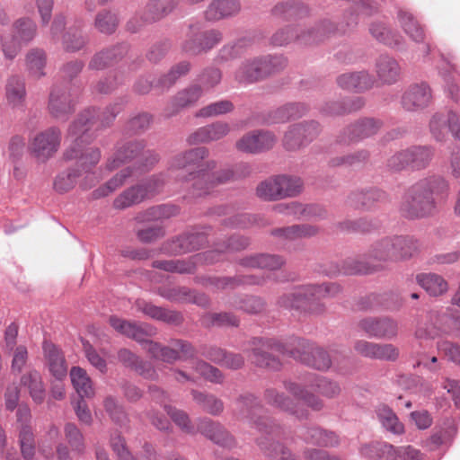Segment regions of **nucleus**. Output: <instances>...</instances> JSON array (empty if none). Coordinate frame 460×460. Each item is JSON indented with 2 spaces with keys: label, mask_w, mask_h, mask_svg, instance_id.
<instances>
[{
  "label": "nucleus",
  "mask_w": 460,
  "mask_h": 460,
  "mask_svg": "<svg viewBox=\"0 0 460 460\" xmlns=\"http://www.w3.org/2000/svg\"><path fill=\"white\" fill-rule=\"evenodd\" d=\"M251 358L261 367L279 369L280 361L273 353L288 354L296 360L318 370H327L332 366L330 356L323 349L314 347L303 339H292L293 348H286L273 339H254Z\"/></svg>",
  "instance_id": "nucleus-1"
},
{
  "label": "nucleus",
  "mask_w": 460,
  "mask_h": 460,
  "mask_svg": "<svg viewBox=\"0 0 460 460\" xmlns=\"http://www.w3.org/2000/svg\"><path fill=\"white\" fill-rule=\"evenodd\" d=\"M208 156V150L206 147H196L180 153L171 159L167 168V176L180 182L194 181L192 195L195 197L205 196L208 190H204L200 185L203 184L207 172L213 171L217 166L214 160L204 162Z\"/></svg>",
  "instance_id": "nucleus-2"
},
{
  "label": "nucleus",
  "mask_w": 460,
  "mask_h": 460,
  "mask_svg": "<svg viewBox=\"0 0 460 460\" xmlns=\"http://www.w3.org/2000/svg\"><path fill=\"white\" fill-rule=\"evenodd\" d=\"M237 406L240 409L242 419L247 424L255 429L261 437L257 438V443L263 450L264 454L271 460H295L291 452L284 447L279 442L270 441L264 435H270L273 433L275 426L270 424L269 420L263 419L258 415L261 411L257 398L253 395H245L240 398L237 402Z\"/></svg>",
  "instance_id": "nucleus-3"
},
{
  "label": "nucleus",
  "mask_w": 460,
  "mask_h": 460,
  "mask_svg": "<svg viewBox=\"0 0 460 460\" xmlns=\"http://www.w3.org/2000/svg\"><path fill=\"white\" fill-rule=\"evenodd\" d=\"M341 288L335 283H325L319 286L308 285L294 288V290L280 297L279 304L287 309H302L310 312H319V301L332 297L339 294Z\"/></svg>",
  "instance_id": "nucleus-4"
},
{
  "label": "nucleus",
  "mask_w": 460,
  "mask_h": 460,
  "mask_svg": "<svg viewBox=\"0 0 460 460\" xmlns=\"http://www.w3.org/2000/svg\"><path fill=\"white\" fill-rule=\"evenodd\" d=\"M283 385L290 394L315 411L322 409L323 402L312 391H317L330 398L339 394L341 391L337 383L314 374L307 376L303 384L285 381Z\"/></svg>",
  "instance_id": "nucleus-5"
},
{
  "label": "nucleus",
  "mask_w": 460,
  "mask_h": 460,
  "mask_svg": "<svg viewBox=\"0 0 460 460\" xmlns=\"http://www.w3.org/2000/svg\"><path fill=\"white\" fill-rule=\"evenodd\" d=\"M76 135H70V128L68 129V138L71 139L73 144L64 153L66 160H76L77 165L81 167L86 173L82 181L80 186L84 190L91 189L96 181L93 173L89 171L94 167L101 159V151L97 147L84 146L83 144L86 140V133L77 128Z\"/></svg>",
  "instance_id": "nucleus-6"
},
{
  "label": "nucleus",
  "mask_w": 460,
  "mask_h": 460,
  "mask_svg": "<svg viewBox=\"0 0 460 460\" xmlns=\"http://www.w3.org/2000/svg\"><path fill=\"white\" fill-rule=\"evenodd\" d=\"M417 249V243L411 237H386L372 246L369 258L379 262L399 261L412 257Z\"/></svg>",
  "instance_id": "nucleus-7"
},
{
  "label": "nucleus",
  "mask_w": 460,
  "mask_h": 460,
  "mask_svg": "<svg viewBox=\"0 0 460 460\" xmlns=\"http://www.w3.org/2000/svg\"><path fill=\"white\" fill-rule=\"evenodd\" d=\"M283 57L266 56L244 60L234 74L239 83H253L279 72L286 66Z\"/></svg>",
  "instance_id": "nucleus-8"
},
{
  "label": "nucleus",
  "mask_w": 460,
  "mask_h": 460,
  "mask_svg": "<svg viewBox=\"0 0 460 460\" xmlns=\"http://www.w3.org/2000/svg\"><path fill=\"white\" fill-rule=\"evenodd\" d=\"M136 160L138 164L137 168H133L136 171H147L151 169L159 161V155L151 150H144L142 143L137 141L128 142L118 147L114 157L110 159L107 163V168L112 171L122 164Z\"/></svg>",
  "instance_id": "nucleus-9"
},
{
  "label": "nucleus",
  "mask_w": 460,
  "mask_h": 460,
  "mask_svg": "<svg viewBox=\"0 0 460 460\" xmlns=\"http://www.w3.org/2000/svg\"><path fill=\"white\" fill-rule=\"evenodd\" d=\"M165 183L164 174L153 175L144 183L128 188L114 200L113 207L116 209H125L136 204L150 199L159 193Z\"/></svg>",
  "instance_id": "nucleus-10"
},
{
  "label": "nucleus",
  "mask_w": 460,
  "mask_h": 460,
  "mask_svg": "<svg viewBox=\"0 0 460 460\" xmlns=\"http://www.w3.org/2000/svg\"><path fill=\"white\" fill-rule=\"evenodd\" d=\"M121 111L119 103L108 106L105 110L88 109L81 113L70 126V135H76L77 128L87 133L92 128H101L111 125L116 116Z\"/></svg>",
  "instance_id": "nucleus-11"
},
{
  "label": "nucleus",
  "mask_w": 460,
  "mask_h": 460,
  "mask_svg": "<svg viewBox=\"0 0 460 460\" xmlns=\"http://www.w3.org/2000/svg\"><path fill=\"white\" fill-rule=\"evenodd\" d=\"M436 201L424 191H414L413 185L404 193L400 210L408 218H420L430 216L436 210Z\"/></svg>",
  "instance_id": "nucleus-12"
},
{
  "label": "nucleus",
  "mask_w": 460,
  "mask_h": 460,
  "mask_svg": "<svg viewBox=\"0 0 460 460\" xmlns=\"http://www.w3.org/2000/svg\"><path fill=\"white\" fill-rule=\"evenodd\" d=\"M146 350L154 358L166 363H173L181 358H190L195 355V349L192 345L183 340H174L169 346H163L154 341H146Z\"/></svg>",
  "instance_id": "nucleus-13"
},
{
  "label": "nucleus",
  "mask_w": 460,
  "mask_h": 460,
  "mask_svg": "<svg viewBox=\"0 0 460 460\" xmlns=\"http://www.w3.org/2000/svg\"><path fill=\"white\" fill-rule=\"evenodd\" d=\"M60 141V130L57 128H49L32 138L30 145L31 153L39 162L44 163L57 153Z\"/></svg>",
  "instance_id": "nucleus-14"
},
{
  "label": "nucleus",
  "mask_w": 460,
  "mask_h": 460,
  "mask_svg": "<svg viewBox=\"0 0 460 460\" xmlns=\"http://www.w3.org/2000/svg\"><path fill=\"white\" fill-rule=\"evenodd\" d=\"M433 101V93L426 82L408 85L401 96V105L407 111H419L428 108Z\"/></svg>",
  "instance_id": "nucleus-15"
},
{
  "label": "nucleus",
  "mask_w": 460,
  "mask_h": 460,
  "mask_svg": "<svg viewBox=\"0 0 460 460\" xmlns=\"http://www.w3.org/2000/svg\"><path fill=\"white\" fill-rule=\"evenodd\" d=\"M320 131L321 127L314 120L292 125L284 136L283 145L288 150H297L312 142Z\"/></svg>",
  "instance_id": "nucleus-16"
},
{
  "label": "nucleus",
  "mask_w": 460,
  "mask_h": 460,
  "mask_svg": "<svg viewBox=\"0 0 460 460\" xmlns=\"http://www.w3.org/2000/svg\"><path fill=\"white\" fill-rule=\"evenodd\" d=\"M177 0H150L146 5L143 17L132 18L127 24L128 30L137 32L143 25L157 22L175 8Z\"/></svg>",
  "instance_id": "nucleus-17"
},
{
  "label": "nucleus",
  "mask_w": 460,
  "mask_h": 460,
  "mask_svg": "<svg viewBox=\"0 0 460 460\" xmlns=\"http://www.w3.org/2000/svg\"><path fill=\"white\" fill-rule=\"evenodd\" d=\"M198 25H190L189 39L183 43L185 52L198 54L213 49L222 40V33L217 30H210L202 33L199 32Z\"/></svg>",
  "instance_id": "nucleus-18"
},
{
  "label": "nucleus",
  "mask_w": 460,
  "mask_h": 460,
  "mask_svg": "<svg viewBox=\"0 0 460 460\" xmlns=\"http://www.w3.org/2000/svg\"><path fill=\"white\" fill-rule=\"evenodd\" d=\"M359 328L369 337L393 340L398 334V323L389 317H368L361 320Z\"/></svg>",
  "instance_id": "nucleus-19"
},
{
  "label": "nucleus",
  "mask_w": 460,
  "mask_h": 460,
  "mask_svg": "<svg viewBox=\"0 0 460 460\" xmlns=\"http://www.w3.org/2000/svg\"><path fill=\"white\" fill-rule=\"evenodd\" d=\"M190 69V64L182 61L163 76L159 77L155 82L149 81L146 78H140L135 84V90L141 94L147 93L152 87L160 88L161 90L168 89L182 75H185Z\"/></svg>",
  "instance_id": "nucleus-20"
},
{
  "label": "nucleus",
  "mask_w": 460,
  "mask_h": 460,
  "mask_svg": "<svg viewBox=\"0 0 460 460\" xmlns=\"http://www.w3.org/2000/svg\"><path fill=\"white\" fill-rule=\"evenodd\" d=\"M276 137L264 130H254L242 137L235 144L237 150L247 154H259L273 147Z\"/></svg>",
  "instance_id": "nucleus-21"
},
{
  "label": "nucleus",
  "mask_w": 460,
  "mask_h": 460,
  "mask_svg": "<svg viewBox=\"0 0 460 460\" xmlns=\"http://www.w3.org/2000/svg\"><path fill=\"white\" fill-rule=\"evenodd\" d=\"M250 172L251 167L247 164H238L233 168L224 169L217 172L216 173H210V172H207V175L203 180V184L200 185V187L204 190H208V192L206 194L208 195L217 185L245 177L249 175Z\"/></svg>",
  "instance_id": "nucleus-22"
},
{
  "label": "nucleus",
  "mask_w": 460,
  "mask_h": 460,
  "mask_svg": "<svg viewBox=\"0 0 460 460\" xmlns=\"http://www.w3.org/2000/svg\"><path fill=\"white\" fill-rule=\"evenodd\" d=\"M198 430L214 443L225 447H232L235 445L234 438L225 428L217 422L208 418L198 420Z\"/></svg>",
  "instance_id": "nucleus-23"
},
{
  "label": "nucleus",
  "mask_w": 460,
  "mask_h": 460,
  "mask_svg": "<svg viewBox=\"0 0 460 460\" xmlns=\"http://www.w3.org/2000/svg\"><path fill=\"white\" fill-rule=\"evenodd\" d=\"M230 132V126L224 121H217L198 128L190 134L187 141L190 145L217 141Z\"/></svg>",
  "instance_id": "nucleus-24"
},
{
  "label": "nucleus",
  "mask_w": 460,
  "mask_h": 460,
  "mask_svg": "<svg viewBox=\"0 0 460 460\" xmlns=\"http://www.w3.org/2000/svg\"><path fill=\"white\" fill-rule=\"evenodd\" d=\"M43 353L46 364L50 374L58 381L66 376L67 366L61 350L53 343L45 341L43 342Z\"/></svg>",
  "instance_id": "nucleus-25"
},
{
  "label": "nucleus",
  "mask_w": 460,
  "mask_h": 460,
  "mask_svg": "<svg viewBox=\"0 0 460 460\" xmlns=\"http://www.w3.org/2000/svg\"><path fill=\"white\" fill-rule=\"evenodd\" d=\"M375 80L365 70L358 72L344 73L337 77L338 85L346 91L364 92L373 87Z\"/></svg>",
  "instance_id": "nucleus-26"
},
{
  "label": "nucleus",
  "mask_w": 460,
  "mask_h": 460,
  "mask_svg": "<svg viewBox=\"0 0 460 460\" xmlns=\"http://www.w3.org/2000/svg\"><path fill=\"white\" fill-rule=\"evenodd\" d=\"M382 127L378 119L366 118L349 125L343 132L345 142H356L376 134Z\"/></svg>",
  "instance_id": "nucleus-27"
},
{
  "label": "nucleus",
  "mask_w": 460,
  "mask_h": 460,
  "mask_svg": "<svg viewBox=\"0 0 460 460\" xmlns=\"http://www.w3.org/2000/svg\"><path fill=\"white\" fill-rule=\"evenodd\" d=\"M413 190L424 191L429 197H433L436 202L442 201L448 196L449 184L445 178L433 175L413 184Z\"/></svg>",
  "instance_id": "nucleus-28"
},
{
  "label": "nucleus",
  "mask_w": 460,
  "mask_h": 460,
  "mask_svg": "<svg viewBox=\"0 0 460 460\" xmlns=\"http://www.w3.org/2000/svg\"><path fill=\"white\" fill-rule=\"evenodd\" d=\"M110 323L117 332L142 343L145 349L146 342L150 341L146 337L154 333L148 325H137L118 317H111Z\"/></svg>",
  "instance_id": "nucleus-29"
},
{
  "label": "nucleus",
  "mask_w": 460,
  "mask_h": 460,
  "mask_svg": "<svg viewBox=\"0 0 460 460\" xmlns=\"http://www.w3.org/2000/svg\"><path fill=\"white\" fill-rule=\"evenodd\" d=\"M241 4L237 0H213L205 11V18L216 22L237 14Z\"/></svg>",
  "instance_id": "nucleus-30"
},
{
  "label": "nucleus",
  "mask_w": 460,
  "mask_h": 460,
  "mask_svg": "<svg viewBox=\"0 0 460 460\" xmlns=\"http://www.w3.org/2000/svg\"><path fill=\"white\" fill-rule=\"evenodd\" d=\"M376 73L378 80L383 84L390 85L399 80L401 67L394 58L380 56L376 62Z\"/></svg>",
  "instance_id": "nucleus-31"
},
{
  "label": "nucleus",
  "mask_w": 460,
  "mask_h": 460,
  "mask_svg": "<svg viewBox=\"0 0 460 460\" xmlns=\"http://www.w3.org/2000/svg\"><path fill=\"white\" fill-rule=\"evenodd\" d=\"M110 443L119 460H157L156 453L149 444H145L143 455L137 459L132 456L126 446L125 439L119 434L111 436Z\"/></svg>",
  "instance_id": "nucleus-32"
},
{
  "label": "nucleus",
  "mask_w": 460,
  "mask_h": 460,
  "mask_svg": "<svg viewBox=\"0 0 460 460\" xmlns=\"http://www.w3.org/2000/svg\"><path fill=\"white\" fill-rule=\"evenodd\" d=\"M21 385L28 390L34 402L40 404L45 400V387L41 375L35 369L25 372L20 379Z\"/></svg>",
  "instance_id": "nucleus-33"
},
{
  "label": "nucleus",
  "mask_w": 460,
  "mask_h": 460,
  "mask_svg": "<svg viewBox=\"0 0 460 460\" xmlns=\"http://www.w3.org/2000/svg\"><path fill=\"white\" fill-rule=\"evenodd\" d=\"M359 455L369 460H393L394 447L384 441L363 444L358 448Z\"/></svg>",
  "instance_id": "nucleus-34"
},
{
  "label": "nucleus",
  "mask_w": 460,
  "mask_h": 460,
  "mask_svg": "<svg viewBox=\"0 0 460 460\" xmlns=\"http://www.w3.org/2000/svg\"><path fill=\"white\" fill-rule=\"evenodd\" d=\"M134 175V169L131 168L130 166H128L120 170L113 177L107 181L103 185L94 190L91 194L92 198L94 199H98L109 196L110 194L113 193L115 190L119 189L121 186H123L124 183Z\"/></svg>",
  "instance_id": "nucleus-35"
},
{
  "label": "nucleus",
  "mask_w": 460,
  "mask_h": 460,
  "mask_svg": "<svg viewBox=\"0 0 460 460\" xmlns=\"http://www.w3.org/2000/svg\"><path fill=\"white\" fill-rule=\"evenodd\" d=\"M37 24L30 17H20L11 26V35L22 45L31 43L37 35Z\"/></svg>",
  "instance_id": "nucleus-36"
},
{
  "label": "nucleus",
  "mask_w": 460,
  "mask_h": 460,
  "mask_svg": "<svg viewBox=\"0 0 460 460\" xmlns=\"http://www.w3.org/2000/svg\"><path fill=\"white\" fill-rule=\"evenodd\" d=\"M203 241L204 236L201 234L188 233L172 240L164 250L173 254L185 253L199 249Z\"/></svg>",
  "instance_id": "nucleus-37"
},
{
  "label": "nucleus",
  "mask_w": 460,
  "mask_h": 460,
  "mask_svg": "<svg viewBox=\"0 0 460 460\" xmlns=\"http://www.w3.org/2000/svg\"><path fill=\"white\" fill-rule=\"evenodd\" d=\"M127 53L125 45L115 46L111 49L97 53L89 64V68L93 70H102L120 60Z\"/></svg>",
  "instance_id": "nucleus-38"
},
{
  "label": "nucleus",
  "mask_w": 460,
  "mask_h": 460,
  "mask_svg": "<svg viewBox=\"0 0 460 460\" xmlns=\"http://www.w3.org/2000/svg\"><path fill=\"white\" fill-rule=\"evenodd\" d=\"M74 104L66 92L54 88L49 95V110L57 119L65 118L72 111Z\"/></svg>",
  "instance_id": "nucleus-39"
},
{
  "label": "nucleus",
  "mask_w": 460,
  "mask_h": 460,
  "mask_svg": "<svg viewBox=\"0 0 460 460\" xmlns=\"http://www.w3.org/2000/svg\"><path fill=\"white\" fill-rule=\"evenodd\" d=\"M5 95L8 104L13 108L22 107L26 97L24 81L19 76H11L5 86Z\"/></svg>",
  "instance_id": "nucleus-40"
},
{
  "label": "nucleus",
  "mask_w": 460,
  "mask_h": 460,
  "mask_svg": "<svg viewBox=\"0 0 460 460\" xmlns=\"http://www.w3.org/2000/svg\"><path fill=\"white\" fill-rule=\"evenodd\" d=\"M70 378L80 398H90L93 396L94 390L92 380L84 369L80 367H73L70 370Z\"/></svg>",
  "instance_id": "nucleus-41"
},
{
  "label": "nucleus",
  "mask_w": 460,
  "mask_h": 460,
  "mask_svg": "<svg viewBox=\"0 0 460 460\" xmlns=\"http://www.w3.org/2000/svg\"><path fill=\"white\" fill-rule=\"evenodd\" d=\"M303 438L305 442L321 447H334L339 444L338 436L334 432L317 427L305 429Z\"/></svg>",
  "instance_id": "nucleus-42"
},
{
  "label": "nucleus",
  "mask_w": 460,
  "mask_h": 460,
  "mask_svg": "<svg viewBox=\"0 0 460 460\" xmlns=\"http://www.w3.org/2000/svg\"><path fill=\"white\" fill-rule=\"evenodd\" d=\"M265 400L269 404L279 408L280 410L289 411L290 413L295 414L299 419L307 416L305 411L295 410V405L293 402L288 397L285 396L283 393H280L274 388H270L266 390Z\"/></svg>",
  "instance_id": "nucleus-43"
},
{
  "label": "nucleus",
  "mask_w": 460,
  "mask_h": 460,
  "mask_svg": "<svg viewBox=\"0 0 460 460\" xmlns=\"http://www.w3.org/2000/svg\"><path fill=\"white\" fill-rule=\"evenodd\" d=\"M376 413L381 426L388 432L394 435H401L404 432V426L399 420L397 415L392 409L385 405L376 408Z\"/></svg>",
  "instance_id": "nucleus-44"
},
{
  "label": "nucleus",
  "mask_w": 460,
  "mask_h": 460,
  "mask_svg": "<svg viewBox=\"0 0 460 460\" xmlns=\"http://www.w3.org/2000/svg\"><path fill=\"white\" fill-rule=\"evenodd\" d=\"M284 264L281 257L269 254H257L243 258L241 265L245 268H260L274 270L279 269Z\"/></svg>",
  "instance_id": "nucleus-45"
},
{
  "label": "nucleus",
  "mask_w": 460,
  "mask_h": 460,
  "mask_svg": "<svg viewBox=\"0 0 460 460\" xmlns=\"http://www.w3.org/2000/svg\"><path fill=\"white\" fill-rule=\"evenodd\" d=\"M202 94L201 87H198L197 85H192L181 92H179L172 101L171 106L172 107V111H168L167 116H172L180 109L194 104Z\"/></svg>",
  "instance_id": "nucleus-46"
},
{
  "label": "nucleus",
  "mask_w": 460,
  "mask_h": 460,
  "mask_svg": "<svg viewBox=\"0 0 460 460\" xmlns=\"http://www.w3.org/2000/svg\"><path fill=\"white\" fill-rule=\"evenodd\" d=\"M418 283L430 295L438 296L447 290V281L435 273H422L417 276Z\"/></svg>",
  "instance_id": "nucleus-47"
},
{
  "label": "nucleus",
  "mask_w": 460,
  "mask_h": 460,
  "mask_svg": "<svg viewBox=\"0 0 460 460\" xmlns=\"http://www.w3.org/2000/svg\"><path fill=\"white\" fill-rule=\"evenodd\" d=\"M307 111L308 108L305 103H287L274 111L271 121L274 123H283L289 119H296L304 116Z\"/></svg>",
  "instance_id": "nucleus-48"
},
{
  "label": "nucleus",
  "mask_w": 460,
  "mask_h": 460,
  "mask_svg": "<svg viewBox=\"0 0 460 460\" xmlns=\"http://www.w3.org/2000/svg\"><path fill=\"white\" fill-rule=\"evenodd\" d=\"M318 229L311 225H295L286 228L276 229L272 234L284 240L295 241L316 234Z\"/></svg>",
  "instance_id": "nucleus-49"
},
{
  "label": "nucleus",
  "mask_w": 460,
  "mask_h": 460,
  "mask_svg": "<svg viewBox=\"0 0 460 460\" xmlns=\"http://www.w3.org/2000/svg\"><path fill=\"white\" fill-rule=\"evenodd\" d=\"M398 21L404 32L414 41L420 42L424 40V31L411 13L400 10Z\"/></svg>",
  "instance_id": "nucleus-50"
},
{
  "label": "nucleus",
  "mask_w": 460,
  "mask_h": 460,
  "mask_svg": "<svg viewBox=\"0 0 460 460\" xmlns=\"http://www.w3.org/2000/svg\"><path fill=\"white\" fill-rule=\"evenodd\" d=\"M137 306L145 314L156 320L167 323H178L181 320V315L177 312L166 310L152 304L139 302Z\"/></svg>",
  "instance_id": "nucleus-51"
},
{
  "label": "nucleus",
  "mask_w": 460,
  "mask_h": 460,
  "mask_svg": "<svg viewBox=\"0 0 460 460\" xmlns=\"http://www.w3.org/2000/svg\"><path fill=\"white\" fill-rule=\"evenodd\" d=\"M80 172L76 168H69L58 173L53 182L54 190L58 193H66L75 186Z\"/></svg>",
  "instance_id": "nucleus-52"
},
{
  "label": "nucleus",
  "mask_w": 460,
  "mask_h": 460,
  "mask_svg": "<svg viewBox=\"0 0 460 460\" xmlns=\"http://www.w3.org/2000/svg\"><path fill=\"white\" fill-rule=\"evenodd\" d=\"M279 176L261 181L256 188V194L264 200H278L282 199Z\"/></svg>",
  "instance_id": "nucleus-53"
},
{
  "label": "nucleus",
  "mask_w": 460,
  "mask_h": 460,
  "mask_svg": "<svg viewBox=\"0 0 460 460\" xmlns=\"http://www.w3.org/2000/svg\"><path fill=\"white\" fill-rule=\"evenodd\" d=\"M191 394L196 403H198L205 411L212 415H217L222 412L224 409L223 402L214 395L207 394L196 390H192Z\"/></svg>",
  "instance_id": "nucleus-54"
},
{
  "label": "nucleus",
  "mask_w": 460,
  "mask_h": 460,
  "mask_svg": "<svg viewBox=\"0 0 460 460\" xmlns=\"http://www.w3.org/2000/svg\"><path fill=\"white\" fill-rule=\"evenodd\" d=\"M363 106V100L359 97L347 102H333L326 103L323 109V112L330 116H340L352 112Z\"/></svg>",
  "instance_id": "nucleus-55"
},
{
  "label": "nucleus",
  "mask_w": 460,
  "mask_h": 460,
  "mask_svg": "<svg viewBox=\"0 0 460 460\" xmlns=\"http://www.w3.org/2000/svg\"><path fill=\"white\" fill-rule=\"evenodd\" d=\"M385 192L372 189L366 191L355 192L350 195L349 199L357 207L370 208L374 202L384 199Z\"/></svg>",
  "instance_id": "nucleus-56"
},
{
  "label": "nucleus",
  "mask_w": 460,
  "mask_h": 460,
  "mask_svg": "<svg viewBox=\"0 0 460 460\" xmlns=\"http://www.w3.org/2000/svg\"><path fill=\"white\" fill-rule=\"evenodd\" d=\"M26 64L31 74L36 77L44 75L43 68L46 65V54L40 49H32L26 55Z\"/></svg>",
  "instance_id": "nucleus-57"
},
{
  "label": "nucleus",
  "mask_w": 460,
  "mask_h": 460,
  "mask_svg": "<svg viewBox=\"0 0 460 460\" xmlns=\"http://www.w3.org/2000/svg\"><path fill=\"white\" fill-rule=\"evenodd\" d=\"M411 168L420 170L428 166L433 157V150L428 146L410 147Z\"/></svg>",
  "instance_id": "nucleus-58"
},
{
  "label": "nucleus",
  "mask_w": 460,
  "mask_h": 460,
  "mask_svg": "<svg viewBox=\"0 0 460 460\" xmlns=\"http://www.w3.org/2000/svg\"><path fill=\"white\" fill-rule=\"evenodd\" d=\"M222 79V73L218 68L209 67L203 70L198 77L199 85L201 87L202 93L214 89L220 84Z\"/></svg>",
  "instance_id": "nucleus-59"
},
{
  "label": "nucleus",
  "mask_w": 460,
  "mask_h": 460,
  "mask_svg": "<svg viewBox=\"0 0 460 460\" xmlns=\"http://www.w3.org/2000/svg\"><path fill=\"white\" fill-rule=\"evenodd\" d=\"M306 8L300 2L287 1L277 4L273 9L275 15L285 18H295L306 13Z\"/></svg>",
  "instance_id": "nucleus-60"
},
{
  "label": "nucleus",
  "mask_w": 460,
  "mask_h": 460,
  "mask_svg": "<svg viewBox=\"0 0 460 460\" xmlns=\"http://www.w3.org/2000/svg\"><path fill=\"white\" fill-rule=\"evenodd\" d=\"M164 411L167 412V414L170 416V418L172 420V421L184 432L189 434H194L195 433V428L191 425L189 415L175 407L164 404Z\"/></svg>",
  "instance_id": "nucleus-61"
},
{
  "label": "nucleus",
  "mask_w": 460,
  "mask_h": 460,
  "mask_svg": "<svg viewBox=\"0 0 460 460\" xmlns=\"http://www.w3.org/2000/svg\"><path fill=\"white\" fill-rule=\"evenodd\" d=\"M279 183L281 188L282 199L288 197H295L299 194L303 190L302 180L298 177H292L287 175H278Z\"/></svg>",
  "instance_id": "nucleus-62"
},
{
  "label": "nucleus",
  "mask_w": 460,
  "mask_h": 460,
  "mask_svg": "<svg viewBox=\"0 0 460 460\" xmlns=\"http://www.w3.org/2000/svg\"><path fill=\"white\" fill-rule=\"evenodd\" d=\"M450 72L441 71V75L445 81V91L448 96L455 102L460 101V75L454 70L453 66H450Z\"/></svg>",
  "instance_id": "nucleus-63"
},
{
  "label": "nucleus",
  "mask_w": 460,
  "mask_h": 460,
  "mask_svg": "<svg viewBox=\"0 0 460 460\" xmlns=\"http://www.w3.org/2000/svg\"><path fill=\"white\" fill-rule=\"evenodd\" d=\"M370 32L378 41L388 46L395 47L400 44V37L394 34L384 23H374Z\"/></svg>",
  "instance_id": "nucleus-64"
}]
</instances>
